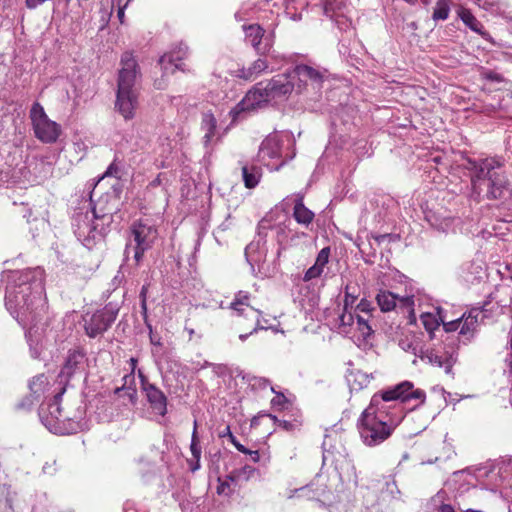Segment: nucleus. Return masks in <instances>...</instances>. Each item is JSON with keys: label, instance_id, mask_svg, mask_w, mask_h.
Returning <instances> with one entry per match:
<instances>
[{"label": "nucleus", "instance_id": "1", "mask_svg": "<svg viewBox=\"0 0 512 512\" xmlns=\"http://www.w3.org/2000/svg\"><path fill=\"white\" fill-rule=\"evenodd\" d=\"M44 270L40 267L10 271L5 306L23 327L35 325L45 309Z\"/></svg>", "mask_w": 512, "mask_h": 512}, {"label": "nucleus", "instance_id": "2", "mask_svg": "<svg viewBox=\"0 0 512 512\" xmlns=\"http://www.w3.org/2000/svg\"><path fill=\"white\" fill-rule=\"evenodd\" d=\"M418 399L425 401V392L414 389L410 381H403L394 387L376 393L371 398L369 406L362 412L358 420V430L363 442L368 446H376L386 440L394 430L395 425L389 424L383 414L386 413L385 402L400 400L407 402Z\"/></svg>", "mask_w": 512, "mask_h": 512}, {"label": "nucleus", "instance_id": "3", "mask_svg": "<svg viewBox=\"0 0 512 512\" xmlns=\"http://www.w3.org/2000/svg\"><path fill=\"white\" fill-rule=\"evenodd\" d=\"M503 165L504 162L499 157L467 158L464 167L471 173L473 195L480 196L481 182L487 180L486 198L488 200L511 198L512 183L505 172L498 171Z\"/></svg>", "mask_w": 512, "mask_h": 512}, {"label": "nucleus", "instance_id": "4", "mask_svg": "<svg viewBox=\"0 0 512 512\" xmlns=\"http://www.w3.org/2000/svg\"><path fill=\"white\" fill-rule=\"evenodd\" d=\"M118 72L115 107L125 120L132 119L138 106L137 79L140 68L133 54L126 51L121 56Z\"/></svg>", "mask_w": 512, "mask_h": 512}, {"label": "nucleus", "instance_id": "5", "mask_svg": "<svg viewBox=\"0 0 512 512\" xmlns=\"http://www.w3.org/2000/svg\"><path fill=\"white\" fill-rule=\"evenodd\" d=\"M452 343H454V341L447 344L450 347L449 350L442 352L439 349H436V347L425 348L420 336L416 334L405 335L399 340V346L402 350L412 353L421 360L427 361L429 364L444 368V371L447 374L451 373L452 367L455 363V349L450 346Z\"/></svg>", "mask_w": 512, "mask_h": 512}, {"label": "nucleus", "instance_id": "6", "mask_svg": "<svg viewBox=\"0 0 512 512\" xmlns=\"http://www.w3.org/2000/svg\"><path fill=\"white\" fill-rule=\"evenodd\" d=\"M64 392L65 386L61 387L47 406H41L39 409L41 422L55 434H73L81 429L80 422L64 417L62 414L60 401Z\"/></svg>", "mask_w": 512, "mask_h": 512}, {"label": "nucleus", "instance_id": "7", "mask_svg": "<svg viewBox=\"0 0 512 512\" xmlns=\"http://www.w3.org/2000/svg\"><path fill=\"white\" fill-rule=\"evenodd\" d=\"M111 219V215H98L95 209L91 211L80 210L73 215L72 226L77 238L82 241L84 245L88 246L98 235L102 236L98 221H102V224H104L105 221L110 222Z\"/></svg>", "mask_w": 512, "mask_h": 512}, {"label": "nucleus", "instance_id": "8", "mask_svg": "<svg viewBox=\"0 0 512 512\" xmlns=\"http://www.w3.org/2000/svg\"><path fill=\"white\" fill-rule=\"evenodd\" d=\"M119 307L117 304L108 303L105 307L97 310L93 314H87L84 317V328L86 334L90 338H95L98 335L107 331L117 318Z\"/></svg>", "mask_w": 512, "mask_h": 512}, {"label": "nucleus", "instance_id": "9", "mask_svg": "<svg viewBox=\"0 0 512 512\" xmlns=\"http://www.w3.org/2000/svg\"><path fill=\"white\" fill-rule=\"evenodd\" d=\"M30 118L33 124L35 136L44 143H54L60 134V126L50 120L43 106L35 102L30 110Z\"/></svg>", "mask_w": 512, "mask_h": 512}, {"label": "nucleus", "instance_id": "10", "mask_svg": "<svg viewBox=\"0 0 512 512\" xmlns=\"http://www.w3.org/2000/svg\"><path fill=\"white\" fill-rule=\"evenodd\" d=\"M131 231L136 243L134 259L136 263L139 264L144 253L152 248L154 242L158 238V231L148 219H141L135 222L132 225Z\"/></svg>", "mask_w": 512, "mask_h": 512}, {"label": "nucleus", "instance_id": "11", "mask_svg": "<svg viewBox=\"0 0 512 512\" xmlns=\"http://www.w3.org/2000/svg\"><path fill=\"white\" fill-rule=\"evenodd\" d=\"M293 81L298 80L296 91L302 93L303 90L311 87L314 91H319L324 81V73L308 65H297L289 71Z\"/></svg>", "mask_w": 512, "mask_h": 512}, {"label": "nucleus", "instance_id": "12", "mask_svg": "<svg viewBox=\"0 0 512 512\" xmlns=\"http://www.w3.org/2000/svg\"><path fill=\"white\" fill-rule=\"evenodd\" d=\"M295 88V83L290 72L278 74L267 82H264L265 96L269 101L281 102L287 100Z\"/></svg>", "mask_w": 512, "mask_h": 512}, {"label": "nucleus", "instance_id": "13", "mask_svg": "<svg viewBox=\"0 0 512 512\" xmlns=\"http://www.w3.org/2000/svg\"><path fill=\"white\" fill-rule=\"evenodd\" d=\"M189 56L188 46L180 42L176 44L169 52L162 55L159 59V64L164 74L174 73L176 70H180L185 73H190L191 69L184 63L183 60Z\"/></svg>", "mask_w": 512, "mask_h": 512}, {"label": "nucleus", "instance_id": "14", "mask_svg": "<svg viewBox=\"0 0 512 512\" xmlns=\"http://www.w3.org/2000/svg\"><path fill=\"white\" fill-rule=\"evenodd\" d=\"M376 300L383 312L397 309L414 317V296L399 297L390 291L383 290L377 294Z\"/></svg>", "mask_w": 512, "mask_h": 512}, {"label": "nucleus", "instance_id": "15", "mask_svg": "<svg viewBox=\"0 0 512 512\" xmlns=\"http://www.w3.org/2000/svg\"><path fill=\"white\" fill-rule=\"evenodd\" d=\"M138 376L140 378L141 390L152 411L159 416H165L167 413L166 395L155 384L150 383L141 370L138 371Z\"/></svg>", "mask_w": 512, "mask_h": 512}, {"label": "nucleus", "instance_id": "16", "mask_svg": "<svg viewBox=\"0 0 512 512\" xmlns=\"http://www.w3.org/2000/svg\"><path fill=\"white\" fill-rule=\"evenodd\" d=\"M268 102L270 101L265 96L264 82H260L230 111V115L235 120L241 112L255 110Z\"/></svg>", "mask_w": 512, "mask_h": 512}, {"label": "nucleus", "instance_id": "17", "mask_svg": "<svg viewBox=\"0 0 512 512\" xmlns=\"http://www.w3.org/2000/svg\"><path fill=\"white\" fill-rule=\"evenodd\" d=\"M245 39L260 55L269 53L272 48V39L265 36V30L258 24L244 25Z\"/></svg>", "mask_w": 512, "mask_h": 512}, {"label": "nucleus", "instance_id": "18", "mask_svg": "<svg viewBox=\"0 0 512 512\" xmlns=\"http://www.w3.org/2000/svg\"><path fill=\"white\" fill-rule=\"evenodd\" d=\"M85 354L80 350H70L58 375L59 384H67L77 373L84 370Z\"/></svg>", "mask_w": 512, "mask_h": 512}, {"label": "nucleus", "instance_id": "19", "mask_svg": "<svg viewBox=\"0 0 512 512\" xmlns=\"http://www.w3.org/2000/svg\"><path fill=\"white\" fill-rule=\"evenodd\" d=\"M282 140L278 135H270L260 145L259 157L264 160L265 158H280L282 157Z\"/></svg>", "mask_w": 512, "mask_h": 512}, {"label": "nucleus", "instance_id": "20", "mask_svg": "<svg viewBox=\"0 0 512 512\" xmlns=\"http://www.w3.org/2000/svg\"><path fill=\"white\" fill-rule=\"evenodd\" d=\"M293 217L298 224L305 227H308L315 217L314 212L304 205L303 195L301 194H297L294 198Z\"/></svg>", "mask_w": 512, "mask_h": 512}, {"label": "nucleus", "instance_id": "21", "mask_svg": "<svg viewBox=\"0 0 512 512\" xmlns=\"http://www.w3.org/2000/svg\"><path fill=\"white\" fill-rule=\"evenodd\" d=\"M480 313H482L481 309L474 308L469 312L467 316L464 314L460 318L462 319V322L459 327V335L465 337L467 340H470L473 337Z\"/></svg>", "mask_w": 512, "mask_h": 512}, {"label": "nucleus", "instance_id": "22", "mask_svg": "<svg viewBox=\"0 0 512 512\" xmlns=\"http://www.w3.org/2000/svg\"><path fill=\"white\" fill-rule=\"evenodd\" d=\"M458 16L463 21V23L473 32L481 35L485 40L491 39L490 34L484 30L482 23L472 14L469 9L461 8L458 11Z\"/></svg>", "mask_w": 512, "mask_h": 512}, {"label": "nucleus", "instance_id": "23", "mask_svg": "<svg viewBox=\"0 0 512 512\" xmlns=\"http://www.w3.org/2000/svg\"><path fill=\"white\" fill-rule=\"evenodd\" d=\"M441 311V308H437V315L426 312L420 316L421 322L431 340L435 337V331L439 330L440 322H443V317L440 315Z\"/></svg>", "mask_w": 512, "mask_h": 512}, {"label": "nucleus", "instance_id": "24", "mask_svg": "<svg viewBox=\"0 0 512 512\" xmlns=\"http://www.w3.org/2000/svg\"><path fill=\"white\" fill-rule=\"evenodd\" d=\"M124 384L121 387H117L114 393L119 397H126L132 405H135L138 400L137 390L135 387L128 385V383L134 382V375L128 374L123 377Z\"/></svg>", "mask_w": 512, "mask_h": 512}, {"label": "nucleus", "instance_id": "25", "mask_svg": "<svg viewBox=\"0 0 512 512\" xmlns=\"http://www.w3.org/2000/svg\"><path fill=\"white\" fill-rule=\"evenodd\" d=\"M461 322L462 319H457L450 322H445L443 320V322H441L443 324V333L446 334V337L445 339L442 340L444 346L438 347L437 349H439L442 352L445 350H449L450 347L447 344L450 343L451 341H454V343L450 344V346L454 347L455 351L457 350L456 338L454 336H449L448 334L458 330L461 325ZM454 358L456 359V353L454 354Z\"/></svg>", "mask_w": 512, "mask_h": 512}, {"label": "nucleus", "instance_id": "26", "mask_svg": "<svg viewBox=\"0 0 512 512\" xmlns=\"http://www.w3.org/2000/svg\"><path fill=\"white\" fill-rule=\"evenodd\" d=\"M250 296L246 292H238L235 295L234 300L230 304V308L234 310L238 316H245L246 318H249L250 308L248 304Z\"/></svg>", "mask_w": 512, "mask_h": 512}, {"label": "nucleus", "instance_id": "27", "mask_svg": "<svg viewBox=\"0 0 512 512\" xmlns=\"http://www.w3.org/2000/svg\"><path fill=\"white\" fill-rule=\"evenodd\" d=\"M217 121L211 113H204L202 117L201 129L204 131L203 142L208 145L215 136Z\"/></svg>", "mask_w": 512, "mask_h": 512}, {"label": "nucleus", "instance_id": "28", "mask_svg": "<svg viewBox=\"0 0 512 512\" xmlns=\"http://www.w3.org/2000/svg\"><path fill=\"white\" fill-rule=\"evenodd\" d=\"M242 177L247 188H254L259 183L261 177V168L255 165L243 166Z\"/></svg>", "mask_w": 512, "mask_h": 512}, {"label": "nucleus", "instance_id": "29", "mask_svg": "<svg viewBox=\"0 0 512 512\" xmlns=\"http://www.w3.org/2000/svg\"><path fill=\"white\" fill-rule=\"evenodd\" d=\"M261 242L252 241L245 248V257L247 262L253 267L254 264H258L263 261V255L260 252Z\"/></svg>", "mask_w": 512, "mask_h": 512}, {"label": "nucleus", "instance_id": "30", "mask_svg": "<svg viewBox=\"0 0 512 512\" xmlns=\"http://www.w3.org/2000/svg\"><path fill=\"white\" fill-rule=\"evenodd\" d=\"M356 320V315H354L349 309L345 310L343 308V312L338 317V332L341 334H349L352 330V326L354 325Z\"/></svg>", "mask_w": 512, "mask_h": 512}, {"label": "nucleus", "instance_id": "31", "mask_svg": "<svg viewBox=\"0 0 512 512\" xmlns=\"http://www.w3.org/2000/svg\"><path fill=\"white\" fill-rule=\"evenodd\" d=\"M261 316H262L261 311L254 309V308H250L249 319L253 320L255 325L249 333H244V334L239 335V339L241 341L244 342L250 335H253L254 333L258 332L259 330H266L268 328L267 326L262 324Z\"/></svg>", "mask_w": 512, "mask_h": 512}, {"label": "nucleus", "instance_id": "32", "mask_svg": "<svg viewBox=\"0 0 512 512\" xmlns=\"http://www.w3.org/2000/svg\"><path fill=\"white\" fill-rule=\"evenodd\" d=\"M256 472V469L250 465H245L241 469L232 471L227 475V479L232 483H238L240 481H248Z\"/></svg>", "mask_w": 512, "mask_h": 512}, {"label": "nucleus", "instance_id": "33", "mask_svg": "<svg viewBox=\"0 0 512 512\" xmlns=\"http://www.w3.org/2000/svg\"><path fill=\"white\" fill-rule=\"evenodd\" d=\"M48 385V379L44 374L35 376L29 383V389L35 399H38L40 395L45 391Z\"/></svg>", "mask_w": 512, "mask_h": 512}, {"label": "nucleus", "instance_id": "34", "mask_svg": "<svg viewBox=\"0 0 512 512\" xmlns=\"http://www.w3.org/2000/svg\"><path fill=\"white\" fill-rule=\"evenodd\" d=\"M450 13V0H437L433 10L432 19L434 21H444L448 19Z\"/></svg>", "mask_w": 512, "mask_h": 512}, {"label": "nucleus", "instance_id": "35", "mask_svg": "<svg viewBox=\"0 0 512 512\" xmlns=\"http://www.w3.org/2000/svg\"><path fill=\"white\" fill-rule=\"evenodd\" d=\"M370 316H362L360 314H356V329L360 333L363 341H367V339L373 334V330L369 325Z\"/></svg>", "mask_w": 512, "mask_h": 512}, {"label": "nucleus", "instance_id": "36", "mask_svg": "<svg viewBox=\"0 0 512 512\" xmlns=\"http://www.w3.org/2000/svg\"><path fill=\"white\" fill-rule=\"evenodd\" d=\"M356 245L360 251V253L364 257V261L366 263H373V259L376 256V249L373 247V244L368 239L367 241H363L358 239Z\"/></svg>", "mask_w": 512, "mask_h": 512}, {"label": "nucleus", "instance_id": "37", "mask_svg": "<svg viewBox=\"0 0 512 512\" xmlns=\"http://www.w3.org/2000/svg\"><path fill=\"white\" fill-rule=\"evenodd\" d=\"M267 68H268V64H267L266 60L259 58L252 63V65L248 68V70L246 72L243 71V74L241 75V77H243L245 79H249L254 75H258L259 73L266 70Z\"/></svg>", "mask_w": 512, "mask_h": 512}, {"label": "nucleus", "instance_id": "38", "mask_svg": "<svg viewBox=\"0 0 512 512\" xmlns=\"http://www.w3.org/2000/svg\"><path fill=\"white\" fill-rule=\"evenodd\" d=\"M190 451L193 459H201V447L199 445V438L197 434V422H194V429L191 437Z\"/></svg>", "mask_w": 512, "mask_h": 512}, {"label": "nucleus", "instance_id": "39", "mask_svg": "<svg viewBox=\"0 0 512 512\" xmlns=\"http://www.w3.org/2000/svg\"><path fill=\"white\" fill-rule=\"evenodd\" d=\"M26 338L30 348V354L34 359H37L41 355V346L38 343V340L33 339L32 328L26 333Z\"/></svg>", "mask_w": 512, "mask_h": 512}, {"label": "nucleus", "instance_id": "40", "mask_svg": "<svg viewBox=\"0 0 512 512\" xmlns=\"http://www.w3.org/2000/svg\"><path fill=\"white\" fill-rule=\"evenodd\" d=\"M329 256H330V247H324L320 250V252L318 253L317 257H316V261H315V265L317 267H319L320 269H324L325 265L328 263L329 261Z\"/></svg>", "mask_w": 512, "mask_h": 512}, {"label": "nucleus", "instance_id": "41", "mask_svg": "<svg viewBox=\"0 0 512 512\" xmlns=\"http://www.w3.org/2000/svg\"><path fill=\"white\" fill-rule=\"evenodd\" d=\"M228 436L229 437V440L231 441V443L235 446V448L239 451V452H242V453H246L248 452V449L245 448L237 439L236 437L232 434V432L230 431V427L227 426L225 428V431L220 435L221 437H225V436Z\"/></svg>", "mask_w": 512, "mask_h": 512}, {"label": "nucleus", "instance_id": "42", "mask_svg": "<svg viewBox=\"0 0 512 512\" xmlns=\"http://www.w3.org/2000/svg\"><path fill=\"white\" fill-rule=\"evenodd\" d=\"M352 288L353 287L350 285H347L345 288V299L343 306L345 310L352 308L355 300L357 299V296L354 294V292L351 291Z\"/></svg>", "mask_w": 512, "mask_h": 512}, {"label": "nucleus", "instance_id": "43", "mask_svg": "<svg viewBox=\"0 0 512 512\" xmlns=\"http://www.w3.org/2000/svg\"><path fill=\"white\" fill-rule=\"evenodd\" d=\"M323 273V270L317 267L315 264L311 266L304 274L303 280L305 282L311 281L315 278H318Z\"/></svg>", "mask_w": 512, "mask_h": 512}, {"label": "nucleus", "instance_id": "44", "mask_svg": "<svg viewBox=\"0 0 512 512\" xmlns=\"http://www.w3.org/2000/svg\"><path fill=\"white\" fill-rule=\"evenodd\" d=\"M121 166L118 164V157L115 156L113 162L108 166L105 176H114L120 178Z\"/></svg>", "mask_w": 512, "mask_h": 512}, {"label": "nucleus", "instance_id": "45", "mask_svg": "<svg viewBox=\"0 0 512 512\" xmlns=\"http://www.w3.org/2000/svg\"><path fill=\"white\" fill-rule=\"evenodd\" d=\"M374 310L371 303L366 300L362 299L358 305L356 306V311L364 313L366 316H371L370 313Z\"/></svg>", "mask_w": 512, "mask_h": 512}, {"label": "nucleus", "instance_id": "46", "mask_svg": "<svg viewBox=\"0 0 512 512\" xmlns=\"http://www.w3.org/2000/svg\"><path fill=\"white\" fill-rule=\"evenodd\" d=\"M273 422L277 424L279 427L283 428L286 431H290L293 429L294 424L287 420H279L276 416L269 415Z\"/></svg>", "mask_w": 512, "mask_h": 512}, {"label": "nucleus", "instance_id": "47", "mask_svg": "<svg viewBox=\"0 0 512 512\" xmlns=\"http://www.w3.org/2000/svg\"><path fill=\"white\" fill-rule=\"evenodd\" d=\"M335 12H336V6H335L334 2L326 1L324 4V7H323L324 15L333 19Z\"/></svg>", "mask_w": 512, "mask_h": 512}, {"label": "nucleus", "instance_id": "48", "mask_svg": "<svg viewBox=\"0 0 512 512\" xmlns=\"http://www.w3.org/2000/svg\"><path fill=\"white\" fill-rule=\"evenodd\" d=\"M43 473L53 475L56 472V460L46 462L42 468Z\"/></svg>", "mask_w": 512, "mask_h": 512}, {"label": "nucleus", "instance_id": "49", "mask_svg": "<svg viewBox=\"0 0 512 512\" xmlns=\"http://www.w3.org/2000/svg\"><path fill=\"white\" fill-rule=\"evenodd\" d=\"M288 400L282 393H277L276 396L271 400L272 406H284Z\"/></svg>", "mask_w": 512, "mask_h": 512}, {"label": "nucleus", "instance_id": "50", "mask_svg": "<svg viewBox=\"0 0 512 512\" xmlns=\"http://www.w3.org/2000/svg\"><path fill=\"white\" fill-rule=\"evenodd\" d=\"M230 483H232V482L230 480H228L227 477L223 481H221L219 479V485L217 487V493L218 494H224L225 490L229 488Z\"/></svg>", "mask_w": 512, "mask_h": 512}, {"label": "nucleus", "instance_id": "51", "mask_svg": "<svg viewBox=\"0 0 512 512\" xmlns=\"http://www.w3.org/2000/svg\"><path fill=\"white\" fill-rule=\"evenodd\" d=\"M485 78L487 80H490V81H493V82H501L503 81V77L499 74V73H496V72H488L485 74Z\"/></svg>", "mask_w": 512, "mask_h": 512}, {"label": "nucleus", "instance_id": "52", "mask_svg": "<svg viewBox=\"0 0 512 512\" xmlns=\"http://www.w3.org/2000/svg\"><path fill=\"white\" fill-rule=\"evenodd\" d=\"M232 223H231V216L228 215L227 218L225 219V221H223L219 226H218V230L220 231H226L228 229H230Z\"/></svg>", "mask_w": 512, "mask_h": 512}, {"label": "nucleus", "instance_id": "53", "mask_svg": "<svg viewBox=\"0 0 512 512\" xmlns=\"http://www.w3.org/2000/svg\"><path fill=\"white\" fill-rule=\"evenodd\" d=\"M189 463V466H190V470L192 472H195L197 471L199 468H200V459H191L188 461Z\"/></svg>", "mask_w": 512, "mask_h": 512}, {"label": "nucleus", "instance_id": "54", "mask_svg": "<svg viewBox=\"0 0 512 512\" xmlns=\"http://www.w3.org/2000/svg\"><path fill=\"white\" fill-rule=\"evenodd\" d=\"M390 237H391L390 234H381V235H377V236H372V238L374 239V241L377 245H380L383 241H385L386 239H388Z\"/></svg>", "mask_w": 512, "mask_h": 512}, {"label": "nucleus", "instance_id": "55", "mask_svg": "<svg viewBox=\"0 0 512 512\" xmlns=\"http://www.w3.org/2000/svg\"><path fill=\"white\" fill-rule=\"evenodd\" d=\"M245 454L249 455L253 462H258L260 459L259 452L257 450H249Z\"/></svg>", "mask_w": 512, "mask_h": 512}, {"label": "nucleus", "instance_id": "56", "mask_svg": "<svg viewBox=\"0 0 512 512\" xmlns=\"http://www.w3.org/2000/svg\"><path fill=\"white\" fill-rule=\"evenodd\" d=\"M128 4H126V2L124 3L123 6H120L119 9H118V13H117V16L120 20L121 23H123V19H124V9L126 8Z\"/></svg>", "mask_w": 512, "mask_h": 512}, {"label": "nucleus", "instance_id": "57", "mask_svg": "<svg viewBox=\"0 0 512 512\" xmlns=\"http://www.w3.org/2000/svg\"><path fill=\"white\" fill-rule=\"evenodd\" d=\"M438 512H454V509L449 504H442L438 510Z\"/></svg>", "mask_w": 512, "mask_h": 512}, {"label": "nucleus", "instance_id": "58", "mask_svg": "<svg viewBox=\"0 0 512 512\" xmlns=\"http://www.w3.org/2000/svg\"><path fill=\"white\" fill-rule=\"evenodd\" d=\"M141 313H142L144 319L146 320L147 319V303H146V299H142V301H141Z\"/></svg>", "mask_w": 512, "mask_h": 512}, {"label": "nucleus", "instance_id": "59", "mask_svg": "<svg viewBox=\"0 0 512 512\" xmlns=\"http://www.w3.org/2000/svg\"><path fill=\"white\" fill-rule=\"evenodd\" d=\"M494 6V3L493 2H490L488 0H484L482 5H481V8L485 9V10H490L492 7Z\"/></svg>", "mask_w": 512, "mask_h": 512}, {"label": "nucleus", "instance_id": "60", "mask_svg": "<svg viewBox=\"0 0 512 512\" xmlns=\"http://www.w3.org/2000/svg\"><path fill=\"white\" fill-rule=\"evenodd\" d=\"M161 184L160 175H158L153 181L150 182V187H157Z\"/></svg>", "mask_w": 512, "mask_h": 512}, {"label": "nucleus", "instance_id": "61", "mask_svg": "<svg viewBox=\"0 0 512 512\" xmlns=\"http://www.w3.org/2000/svg\"><path fill=\"white\" fill-rule=\"evenodd\" d=\"M146 293H147V287L146 286H143L142 289H141V292H140V298L141 300L142 299H146Z\"/></svg>", "mask_w": 512, "mask_h": 512}, {"label": "nucleus", "instance_id": "62", "mask_svg": "<svg viewBox=\"0 0 512 512\" xmlns=\"http://www.w3.org/2000/svg\"><path fill=\"white\" fill-rule=\"evenodd\" d=\"M276 230H277V237L279 238L282 234H284L285 232V229L282 227V226H277L276 227Z\"/></svg>", "mask_w": 512, "mask_h": 512}, {"label": "nucleus", "instance_id": "63", "mask_svg": "<svg viewBox=\"0 0 512 512\" xmlns=\"http://www.w3.org/2000/svg\"><path fill=\"white\" fill-rule=\"evenodd\" d=\"M307 491H310L309 487L305 486V487H302L298 490H296L297 493H301V494H305Z\"/></svg>", "mask_w": 512, "mask_h": 512}, {"label": "nucleus", "instance_id": "64", "mask_svg": "<svg viewBox=\"0 0 512 512\" xmlns=\"http://www.w3.org/2000/svg\"><path fill=\"white\" fill-rule=\"evenodd\" d=\"M259 384H260V386L265 387V386H267L269 384V381L267 379L261 378L259 380Z\"/></svg>", "mask_w": 512, "mask_h": 512}]
</instances>
